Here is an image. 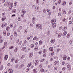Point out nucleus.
Instances as JSON below:
<instances>
[{
  "mask_svg": "<svg viewBox=\"0 0 73 73\" xmlns=\"http://www.w3.org/2000/svg\"><path fill=\"white\" fill-rule=\"evenodd\" d=\"M36 27L37 28H38V29L40 28L41 30H42V27H41V26L39 24H38L36 25Z\"/></svg>",
  "mask_w": 73,
  "mask_h": 73,
  "instance_id": "f257e3e1",
  "label": "nucleus"
},
{
  "mask_svg": "<svg viewBox=\"0 0 73 73\" xmlns=\"http://www.w3.org/2000/svg\"><path fill=\"white\" fill-rule=\"evenodd\" d=\"M8 55H6L4 57V60L5 61L8 59Z\"/></svg>",
  "mask_w": 73,
  "mask_h": 73,
  "instance_id": "f03ea898",
  "label": "nucleus"
},
{
  "mask_svg": "<svg viewBox=\"0 0 73 73\" xmlns=\"http://www.w3.org/2000/svg\"><path fill=\"white\" fill-rule=\"evenodd\" d=\"M66 55H64V56H63V59L64 60H65L66 59Z\"/></svg>",
  "mask_w": 73,
  "mask_h": 73,
  "instance_id": "7ed1b4c3",
  "label": "nucleus"
},
{
  "mask_svg": "<svg viewBox=\"0 0 73 73\" xmlns=\"http://www.w3.org/2000/svg\"><path fill=\"white\" fill-rule=\"evenodd\" d=\"M57 64L58 65V64H59V61H55L54 62V64L55 65H56V64Z\"/></svg>",
  "mask_w": 73,
  "mask_h": 73,
  "instance_id": "20e7f679",
  "label": "nucleus"
},
{
  "mask_svg": "<svg viewBox=\"0 0 73 73\" xmlns=\"http://www.w3.org/2000/svg\"><path fill=\"white\" fill-rule=\"evenodd\" d=\"M55 41V40L52 39L51 40L50 42L52 43V44H53L54 43Z\"/></svg>",
  "mask_w": 73,
  "mask_h": 73,
  "instance_id": "39448f33",
  "label": "nucleus"
},
{
  "mask_svg": "<svg viewBox=\"0 0 73 73\" xmlns=\"http://www.w3.org/2000/svg\"><path fill=\"white\" fill-rule=\"evenodd\" d=\"M38 60H35V66H36V65H37L38 64Z\"/></svg>",
  "mask_w": 73,
  "mask_h": 73,
  "instance_id": "423d86ee",
  "label": "nucleus"
},
{
  "mask_svg": "<svg viewBox=\"0 0 73 73\" xmlns=\"http://www.w3.org/2000/svg\"><path fill=\"white\" fill-rule=\"evenodd\" d=\"M67 33L66 31H64L63 33V34L64 35H63V37H64V36H65Z\"/></svg>",
  "mask_w": 73,
  "mask_h": 73,
  "instance_id": "0eeeda50",
  "label": "nucleus"
},
{
  "mask_svg": "<svg viewBox=\"0 0 73 73\" xmlns=\"http://www.w3.org/2000/svg\"><path fill=\"white\" fill-rule=\"evenodd\" d=\"M67 28L68 27H66V26L64 27L63 28V31H66Z\"/></svg>",
  "mask_w": 73,
  "mask_h": 73,
  "instance_id": "6e6552de",
  "label": "nucleus"
},
{
  "mask_svg": "<svg viewBox=\"0 0 73 73\" xmlns=\"http://www.w3.org/2000/svg\"><path fill=\"white\" fill-rule=\"evenodd\" d=\"M17 48H18L17 47H16L14 50V52L15 53H16V52H17V50H18V49H17Z\"/></svg>",
  "mask_w": 73,
  "mask_h": 73,
  "instance_id": "1a4fd4ad",
  "label": "nucleus"
},
{
  "mask_svg": "<svg viewBox=\"0 0 73 73\" xmlns=\"http://www.w3.org/2000/svg\"><path fill=\"white\" fill-rule=\"evenodd\" d=\"M9 73H13V70L12 69H9Z\"/></svg>",
  "mask_w": 73,
  "mask_h": 73,
  "instance_id": "9d476101",
  "label": "nucleus"
},
{
  "mask_svg": "<svg viewBox=\"0 0 73 73\" xmlns=\"http://www.w3.org/2000/svg\"><path fill=\"white\" fill-rule=\"evenodd\" d=\"M29 56L30 58L32 57V56H33V54H32V53H30L29 55Z\"/></svg>",
  "mask_w": 73,
  "mask_h": 73,
  "instance_id": "9b49d317",
  "label": "nucleus"
},
{
  "mask_svg": "<svg viewBox=\"0 0 73 73\" xmlns=\"http://www.w3.org/2000/svg\"><path fill=\"white\" fill-rule=\"evenodd\" d=\"M3 65H1L0 68V70H2L3 68Z\"/></svg>",
  "mask_w": 73,
  "mask_h": 73,
  "instance_id": "f8f14e48",
  "label": "nucleus"
},
{
  "mask_svg": "<svg viewBox=\"0 0 73 73\" xmlns=\"http://www.w3.org/2000/svg\"><path fill=\"white\" fill-rule=\"evenodd\" d=\"M56 27V24L54 23L53 24H52V27H53V28H55Z\"/></svg>",
  "mask_w": 73,
  "mask_h": 73,
  "instance_id": "ddd939ff",
  "label": "nucleus"
},
{
  "mask_svg": "<svg viewBox=\"0 0 73 73\" xmlns=\"http://www.w3.org/2000/svg\"><path fill=\"white\" fill-rule=\"evenodd\" d=\"M13 39V35H11L10 37V39L12 40Z\"/></svg>",
  "mask_w": 73,
  "mask_h": 73,
  "instance_id": "4468645a",
  "label": "nucleus"
},
{
  "mask_svg": "<svg viewBox=\"0 0 73 73\" xmlns=\"http://www.w3.org/2000/svg\"><path fill=\"white\" fill-rule=\"evenodd\" d=\"M49 50L50 51H52L53 50V48L52 47H51L49 48Z\"/></svg>",
  "mask_w": 73,
  "mask_h": 73,
  "instance_id": "2eb2a0df",
  "label": "nucleus"
},
{
  "mask_svg": "<svg viewBox=\"0 0 73 73\" xmlns=\"http://www.w3.org/2000/svg\"><path fill=\"white\" fill-rule=\"evenodd\" d=\"M22 13L25 14V13H26V11H25V10H23V11H22Z\"/></svg>",
  "mask_w": 73,
  "mask_h": 73,
  "instance_id": "dca6fc26",
  "label": "nucleus"
},
{
  "mask_svg": "<svg viewBox=\"0 0 73 73\" xmlns=\"http://www.w3.org/2000/svg\"><path fill=\"white\" fill-rule=\"evenodd\" d=\"M5 19H6V17H3L2 19V21H4Z\"/></svg>",
  "mask_w": 73,
  "mask_h": 73,
  "instance_id": "f3484780",
  "label": "nucleus"
},
{
  "mask_svg": "<svg viewBox=\"0 0 73 73\" xmlns=\"http://www.w3.org/2000/svg\"><path fill=\"white\" fill-rule=\"evenodd\" d=\"M46 52H47V50L46 49H44L43 50V53H46Z\"/></svg>",
  "mask_w": 73,
  "mask_h": 73,
  "instance_id": "a211bd4d",
  "label": "nucleus"
},
{
  "mask_svg": "<svg viewBox=\"0 0 73 73\" xmlns=\"http://www.w3.org/2000/svg\"><path fill=\"white\" fill-rule=\"evenodd\" d=\"M14 48V46H11L9 48V49H13Z\"/></svg>",
  "mask_w": 73,
  "mask_h": 73,
  "instance_id": "6ab92c4d",
  "label": "nucleus"
},
{
  "mask_svg": "<svg viewBox=\"0 0 73 73\" xmlns=\"http://www.w3.org/2000/svg\"><path fill=\"white\" fill-rule=\"evenodd\" d=\"M62 36V33H60L58 34V37H60Z\"/></svg>",
  "mask_w": 73,
  "mask_h": 73,
  "instance_id": "aec40b11",
  "label": "nucleus"
},
{
  "mask_svg": "<svg viewBox=\"0 0 73 73\" xmlns=\"http://www.w3.org/2000/svg\"><path fill=\"white\" fill-rule=\"evenodd\" d=\"M37 70V68H36L35 69H34L33 70V71H34L35 73H37V71H36Z\"/></svg>",
  "mask_w": 73,
  "mask_h": 73,
  "instance_id": "412c9836",
  "label": "nucleus"
},
{
  "mask_svg": "<svg viewBox=\"0 0 73 73\" xmlns=\"http://www.w3.org/2000/svg\"><path fill=\"white\" fill-rule=\"evenodd\" d=\"M63 12L64 14V15H65V14L66 13V11L64 10H63Z\"/></svg>",
  "mask_w": 73,
  "mask_h": 73,
  "instance_id": "4be33fe9",
  "label": "nucleus"
},
{
  "mask_svg": "<svg viewBox=\"0 0 73 73\" xmlns=\"http://www.w3.org/2000/svg\"><path fill=\"white\" fill-rule=\"evenodd\" d=\"M12 9V7L11 6L9 8V11H11Z\"/></svg>",
  "mask_w": 73,
  "mask_h": 73,
  "instance_id": "5701e85b",
  "label": "nucleus"
},
{
  "mask_svg": "<svg viewBox=\"0 0 73 73\" xmlns=\"http://www.w3.org/2000/svg\"><path fill=\"white\" fill-rule=\"evenodd\" d=\"M25 49H26V48L25 47H23V48H22V50L23 51H24V50H25Z\"/></svg>",
  "mask_w": 73,
  "mask_h": 73,
  "instance_id": "b1692460",
  "label": "nucleus"
},
{
  "mask_svg": "<svg viewBox=\"0 0 73 73\" xmlns=\"http://www.w3.org/2000/svg\"><path fill=\"white\" fill-rule=\"evenodd\" d=\"M24 64H21V66H20V67L21 68H23V66H24Z\"/></svg>",
  "mask_w": 73,
  "mask_h": 73,
  "instance_id": "393cba45",
  "label": "nucleus"
},
{
  "mask_svg": "<svg viewBox=\"0 0 73 73\" xmlns=\"http://www.w3.org/2000/svg\"><path fill=\"white\" fill-rule=\"evenodd\" d=\"M14 36H17V33L16 32H15L14 33Z\"/></svg>",
  "mask_w": 73,
  "mask_h": 73,
  "instance_id": "a878e982",
  "label": "nucleus"
},
{
  "mask_svg": "<svg viewBox=\"0 0 73 73\" xmlns=\"http://www.w3.org/2000/svg\"><path fill=\"white\" fill-rule=\"evenodd\" d=\"M35 50H37V49H38V46H36L35 48Z\"/></svg>",
  "mask_w": 73,
  "mask_h": 73,
  "instance_id": "bb28decb",
  "label": "nucleus"
},
{
  "mask_svg": "<svg viewBox=\"0 0 73 73\" xmlns=\"http://www.w3.org/2000/svg\"><path fill=\"white\" fill-rule=\"evenodd\" d=\"M66 4V2H63V3H62V5H65Z\"/></svg>",
  "mask_w": 73,
  "mask_h": 73,
  "instance_id": "cd10ccee",
  "label": "nucleus"
},
{
  "mask_svg": "<svg viewBox=\"0 0 73 73\" xmlns=\"http://www.w3.org/2000/svg\"><path fill=\"white\" fill-rule=\"evenodd\" d=\"M13 11L14 13H16V10L15 9H13Z\"/></svg>",
  "mask_w": 73,
  "mask_h": 73,
  "instance_id": "c85d7f7f",
  "label": "nucleus"
},
{
  "mask_svg": "<svg viewBox=\"0 0 73 73\" xmlns=\"http://www.w3.org/2000/svg\"><path fill=\"white\" fill-rule=\"evenodd\" d=\"M44 70L43 68L40 69L41 72H44Z\"/></svg>",
  "mask_w": 73,
  "mask_h": 73,
  "instance_id": "c756f323",
  "label": "nucleus"
},
{
  "mask_svg": "<svg viewBox=\"0 0 73 73\" xmlns=\"http://www.w3.org/2000/svg\"><path fill=\"white\" fill-rule=\"evenodd\" d=\"M10 27L11 28H12V27H13V24H11L10 25Z\"/></svg>",
  "mask_w": 73,
  "mask_h": 73,
  "instance_id": "7c9ffc66",
  "label": "nucleus"
},
{
  "mask_svg": "<svg viewBox=\"0 0 73 73\" xmlns=\"http://www.w3.org/2000/svg\"><path fill=\"white\" fill-rule=\"evenodd\" d=\"M31 48H33V47H34V45L33 44H32L31 45Z\"/></svg>",
  "mask_w": 73,
  "mask_h": 73,
  "instance_id": "2f4dec72",
  "label": "nucleus"
},
{
  "mask_svg": "<svg viewBox=\"0 0 73 73\" xmlns=\"http://www.w3.org/2000/svg\"><path fill=\"white\" fill-rule=\"evenodd\" d=\"M9 28L10 27H6V30H7V31H9Z\"/></svg>",
  "mask_w": 73,
  "mask_h": 73,
  "instance_id": "473e14b6",
  "label": "nucleus"
},
{
  "mask_svg": "<svg viewBox=\"0 0 73 73\" xmlns=\"http://www.w3.org/2000/svg\"><path fill=\"white\" fill-rule=\"evenodd\" d=\"M7 5H9H9H11V3H10V2H8L7 3Z\"/></svg>",
  "mask_w": 73,
  "mask_h": 73,
  "instance_id": "72a5a7b5",
  "label": "nucleus"
},
{
  "mask_svg": "<svg viewBox=\"0 0 73 73\" xmlns=\"http://www.w3.org/2000/svg\"><path fill=\"white\" fill-rule=\"evenodd\" d=\"M36 1L37 4H38L40 3V0H36Z\"/></svg>",
  "mask_w": 73,
  "mask_h": 73,
  "instance_id": "f704fd0d",
  "label": "nucleus"
},
{
  "mask_svg": "<svg viewBox=\"0 0 73 73\" xmlns=\"http://www.w3.org/2000/svg\"><path fill=\"white\" fill-rule=\"evenodd\" d=\"M36 9L38 10V9H39V7L38 6H37L35 7Z\"/></svg>",
  "mask_w": 73,
  "mask_h": 73,
  "instance_id": "c9c22d12",
  "label": "nucleus"
},
{
  "mask_svg": "<svg viewBox=\"0 0 73 73\" xmlns=\"http://www.w3.org/2000/svg\"><path fill=\"white\" fill-rule=\"evenodd\" d=\"M4 45H5V46H7V42H5L4 43Z\"/></svg>",
  "mask_w": 73,
  "mask_h": 73,
  "instance_id": "e433bc0d",
  "label": "nucleus"
},
{
  "mask_svg": "<svg viewBox=\"0 0 73 73\" xmlns=\"http://www.w3.org/2000/svg\"><path fill=\"white\" fill-rule=\"evenodd\" d=\"M3 34H4V36H6V32H5V31L4 32Z\"/></svg>",
  "mask_w": 73,
  "mask_h": 73,
  "instance_id": "4c0bfd02",
  "label": "nucleus"
},
{
  "mask_svg": "<svg viewBox=\"0 0 73 73\" xmlns=\"http://www.w3.org/2000/svg\"><path fill=\"white\" fill-rule=\"evenodd\" d=\"M7 36H9V35H10V33H9V32H8L7 33Z\"/></svg>",
  "mask_w": 73,
  "mask_h": 73,
  "instance_id": "58836bf2",
  "label": "nucleus"
},
{
  "mask_svg": "<svg viewBox=\"0 0 73 73\" xmlns=\"http://www.w3.org/2000/svg\"><path fill=\"white\" fill-rule=\"evenodd\" d=\"M53 21H54V23H56V19H53Z\"/></svg>",
  "mask_w": 73,
  "mask_h": 73,
  "instance_id": "ea45409f",
  "label": "nucleus"
},
{
  "mask_svg": "<svg viewBox=\"0 0 73 73\" xmlns=\"http://www.w3.org/2000/svg\"><path fill=\"white\" fill-rule=\"evenodd\" d=\"M2 16H3V17H4L5 16V13H2Z\"/></svg>",
  "mask_w": 73,
  "mask_h": 73,
  "instance_id": "a19ab883",
  "label": "nucleus"
},
{
  "mask_svg": "<svg viewBox=\"0 0 73 73\" xmlns=\"http://www.w3.org/2000/svg\"><path fill=\"white\" fill-rule=\"evenodd\" d=\"M54 70H57V67H55L54 68Z\"/></svg>",
  "mask_w": 73,
  "mask_h": 73,
  "instance_id": "79ce46f5",
  "label": "nucleus"
},
{
  "mask_svg": "<svg viewBox=\"0 0 73 73\" xmlns=\"http://www.w3.org/2000/svg\"><path fill=\"white\" fill-rule=\"evenodd\" d=\"M19 41H20V40L19 39H18L16 41V43H18V42H19Z\"/></svg>",
  "mask_w": 73,
  "mask_h": 73,
  "instance_id": "37998d69",
  "label": "nucleus"
},
{
  "mask_svg": "<svg viewBox=\"0 0 73 73\" xmlns=\"http://www.w3.org/2000/svg\"><path fill=\"white\" fill-rule=\"evenodd\" d=\"M18 61H19V59H17L15 60V63H17L18 62Z\"/></svg>",
  "mask_w": 73,
  "mask_h": 73,
  "instance_id": "c03bdc74",
  "label": "nucleus"
},
{
  "mask_svg": "<svg viewBox=\"0 0 73 73\" xmlns=\"http://www.w3.org/2000/svg\"><path fill=\"white\" fill-rule=\"evenodd\" d=\"M61 0H59L58 1V3L59 4L61 3Z\"/></svg>",
  "mask_w": 73,
  "mask_h": 73,
  "instance_id": "a18cd8bd",
  "label": "nucleus"
},
{
  "mask_svg": "<svg viewBox=\"0 0 73 73\" xmlns=\"http://www.w3.org/2000/svg\"><path fill=\"white\" fill-rule=\"evenodd\" d=\"M4 26L5 27H6V26H7V23H6L4 24Z\"/></svg>",
  "mask_w": 73,
  "mask_h": 73,
  "instance_id": "49530a36",
  "label": "nucleus"
},
{
  "mask_svg": "<svg viewBox=\"0 0 73 73\" xmlns=\"http://www.w3.org/2000/svg\"><path fill=\"white\" fill-rule=\"evenodd\" d=\"M54 21H53V20H52L51 21V23L52 24H53L54 23Z\"/></svg>",
  "mask_w": 73,
  "mask_h": 73,
  "instance_id": "de8ad7c7",
  "label": "nucleus"
},
{
  "mask_svg": "<svg viewBox=\"0 0 73 73\" xmlns=\"http://www.w3.org/2000/svg\"><path fill=\"white\" fill-rule=\"evenodd\" d=\"M31 65V63H30V64H29L28 66V67H30V66Z\"/></svg>",
  "mask_w": 73,
  "mask_h": 73,
  "instance_id": "09e8293b",
  "label": "nucleus"
},
{
  "mask_svg": "<svg viewBox=\"0 0 73 73\" xmlns=\"http://www.w3.org/2000/svg\"><path fill=\"white\" fill-rule=\"evenodd\" d=\"M19 45H21V42H19Z\"/></svg>",
  "mask_w": 73,
  "mask_h": 73,
  "instance_id": "8fccbe9b",
  "label": "nucleus"
},
{
  "mask_svg": "<svg viewBox=\"0 0 73 73\" xmlns=\"http://www.w3.org/2000/svg\"><path fill=\"white\" fill-rule=\"evenodd\" d=\"M36 39L37 37H35L34 38L33 40H36Z\"/></svg>",
  "mask_w": 73,
  "mask_h": 73,
  "instance_id": "3c124183",
  "label": "nucleus"
},
{
  "mask_svg": "<svg viewBox=\"0 0 73 73\" xmlns=\"http://www.w3.org/2000/svg\"><path fill=\"white\" fill-rule=\"evenodd\" d=\"M10 5H11V7H13V3H10Z\"/></svg>",
  "mask_w": 73,
  "mask_h": 73,
  "instance_id": "603ef678",
  "label": "nucleus"
},
{
  "mask_svg": "<svg viewBox=\"0 0 73 73\" xmlns=\"http://www.w3.org/2000/svg\"><path fill=\"white\" fill-rule=\"evenodd\" d=\"M43 61H44V59H42L40 60V62H42Z\"/></svg>",
  "mask_w": 73,
  "mask_h": 73,
  "instance_id": "864d4df0",
  "label": "nucleus"
},
{
  "mask_svg": "<svg viewBox=\"0 0 73 73\" xmlns=\"http://www.w3.org/2000/svg\"><path fill=\"white\" fill-rule=\"evenodd\" d=\"M66 68L65 67H64L62 68V70H65Z\"/></svg>",
  "mask_w": 73,
  "mask_h": 73,
  "instance_id": "5fc2aeb1",
  "label": "nucleus"
},
{
  "mask_svg": "<svg viewBox=\"0 0 73 73\" xmlns=\"http://www.w3.org/2000/svg\"><path fill=\"white\" fill-rule=\"evenodd\" d=\"M21 16L22 17H24V14H22L21 15Z\"/></svg>",
  "mask_w": 73,
  "mask_h": 73,
  "instance_id": "6e6d98bb",
  "label": "nucleus"
},
{
  "mask_svg": "<svg viewBox=\"0 0 73 73\" xmlns=\"http://www.w3.org/2000/svg\"><path fill=\"white\" fill-rule=\"evenodd\" d=\"M67 59L68 60H70V57H68L67 58Z\"/></svg>",
  "mask_w": 73,
  "mask_h": 73,
  "instance_id": "4d7b16f0",
  "label": "nucleus"
},
{
  "mask_svg": "<svg viewBox=\"0 0 73 73\" xmlns=\"http://www.w3.org/2000/svg\"><path fill=\"white\" fill-rule=\"evenodd\" d=\"M48 61H46V63H45V65H47V64H48Z\"/></svg>",
  "mask_w": 73,
  "mask_h": 73,
  "instance_id": "13d9d810",
  "label": "nucleus"
},
{
  "mask_svg": "<svg viewBox=\"0 0 73 73\" xmlns=\"http://www.w3.org/2000/svg\"><path fill=\"white\" fill-rule=\"evenodd\" d=\"M42 41L41 40H40L39 42V44H40V43H42Z\"/></svg>",
  "mask_w": 73,
  "mask_h": 73,
  "instance_id": "bf43d9fd",
  "label": "nucleus"
},
{
  "mask_svg": "<svg viewBox=\"0 0 73 73\" xmlns=\"http://www.w3.org/2000/svg\"><path fill=\"white\" fill-rule=\"evenodd\" d=\"M19 28L21 30L23 28L22 27V26H20L19 27Z\"/></svg>",
  "mask_w": 73,
  "mask_h": 73,
  "instance_id": "052dcab7",
  "label": "nucleus"
},
{
  "mask_svg": "<svg viewBox=\"0 0 73 73\" xmlns=\"http://www.w3.org/2000/svg\"><path fill=\"white\" fill-rule=\"evenodd\" d=\"M39 67H40V68H42V65L40 64L39 66Z\"/></svg>",
  "mask_w": 73,
  "mask_h": 73,
  "instance_id": "680f3d73",
  "label": "nucleus"
},
{
  "mask_svg": "<svg viewBox=\"0 0 73 73\" xmlns=\"http://www.w3.org/2000/svg\"><path fill=\"white\" fill-rule=\"evenodd\" d=\"M26 72H28L29 71V69L28 68H27L26 70Z\"/></svg>",
  "mask_w": 73,
  "mask_h": 73,
  "instance_id": "e2e57ef3",
  "label": "nucleus"
},
{
  "mask_svg": "<svg viewBox=\"0 0 73 73\" xmlns=\"http://www.w3.org/2000/svg\"><path fill=\"white\" fill-rule=\"evenodd\" d=\"M15 28H16V25L14 26L13 27L14 29H15Z\"/></svg>",
  "mask_w": 73,
  "mask_h": 73,
  "instance_id": "0e129e2a",
  "label": "nucleus"
},
{
  "mask_svg": "<svg viewBox=\"0 0 73 73\" xmlns=\"http://www.w3.org/2000/svg\"><path fill=\"white\" fill-rule=\"evenodd\" d=\"M48 68H50V65H49L48 66Z\"/></svg>",
  "mask_w": 73,
  "mask_h": 73,
  "instance_id": "69168bd1",
  "label": "nucleus"
},
{
  "mask_svg": "<svg viewBox=\"0 0 73 73\" xmlns=\"http://www.w3.org/2000/svg\"><path fill=\"white\" fill-rule=\"evenodd\" d=\"M43 12L44 13H45V12H46V10H45V9H44V10L43 11Z\"/></svg>",
  "mask_w": 73,
  "mask_h": 73,
  "instance_id": "338daca9",
  "label": "nucleus"
},
{
  "mask_svg": "<svg viewBox=\"0 0 73 73\" xmlns=\"http://www.w3.org/2000/svg\"><path fill=\"white\" fill-rule=\"evenodd\" d=\"M25 33H27V30H25Z\"/></svg>",
  "mask_w": 73,
  "mask_h": 73,
  "instance_id": "774afa93",
  "label": "nucleus"
}]
</instances>
